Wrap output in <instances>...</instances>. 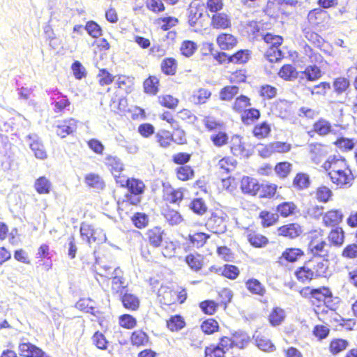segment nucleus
Here are the masks:
<instances>
[{"label":"nucleus","instance_id":"f257e3e1","mask_svg":"<svg viewBox=\"0 0 357 357\" xmlns=\"http://www.w3.org/2000/svg\"><path fill=\"white\" fill-rule=\"evenodd\" d=\"M79 232L81 238L85 240L88 245L91 242L101 244L107 241V236L103 229L95 227L93 225L83 222L80 225Z\"/></svg>","mask_w":357,"mask_h":357},{"label":"nucleus","instance_id":"f03ea898","mask_svg":"<svg viewBox=\"0 0 357 357\" xmlns=\"http://www.w3.org/2000/svg\"><path fill=\"white\" fill-rule=\"evenodd\" d=\"M345 169H347L333 168V169L328 173V175L333 183L341 187L348 188L352 185V181L354 179V176L349 166Z\"/></svg>","mask_w":357,"mask_h":357},{"label":"nucleus","instance_id":"7ed1b4c3","mask_svg":"<svg viewBox=\"0 0 357 357\" xmlns=\"http://www.w3.org/2000/svg\"><path fill=\"white\" fill-rule=\"evenodd\" d=\"M25 141L29 143L31 150L36 158L43 160L47 158L45 146L40 137L35 133L29 134L25 137Z\"/></svg>","mask_w":357,"mask_h":357},{"label":"nucleus","instance_id":"20e7f679","mask_svg":"<svg viewBox=\"0 0 357 357\" xmlns=\"http://www.w3.org/2000/svg\"><path fill=\"white\" fill-rule=\"evenodd\" d=\"M19 354L23 357H40L44 351L26 338L21 339L18 345Z\"/></svg>","mask_w":357,"mask_h":357},{"label":"nucleus","instance_id":"39448f33","mask_svg":"<svg viewBox=\"0 0 357 357\" xmlns=\"http://www.w3.org/2000/svg\"><path fill=\"white\" fill-rule=\"evenodd\" d=\"M120 301L123 306L128 310H137L139 307V298L128 292L127 287H121L119 293Z\"/></svg>","mask_w":357,"mask_h":357},{"label":"nucleus","instance_id":"423d86ee","mask_svg":"<svg viewBox=\"0 0 357 357\" xmlns=\"http://www.w3.org/2000/svg\"><path fill=\"white\" fill-rule=\"evenodd\" d=\"M145 235L149 245L153 248H157L163 246L165 233L160 227H154L148 229Z\"/></svg>","mask_w":357,"mask_h":357},{"label":"nucleus","instance_id":"0eeeda50","mask_svg":"<svg viewBox=\"0 0 357 357\" xmlns=\"http://www.w3.org/2000/svg\"><path fill=\"white\" fill-rule=\"evenodd\" d=\"M231 151L236 156H243L250 158L254 153V148L246 149L241 142V137L238 135H234L231 140Z\"/></svg>","mask_w":357,"mask_h":357},{"label":"nucleus","instance_id":"6e6552de","mask_svg":"<svg viewBox=\"0 0 357 357\" xmlns=\"http://www.w3.org/2000/svg\"><path fill=\"white\" fill-rule=\"evenodd\" d=\"M261 188L259 181L252 177L243 176L241 181V189L244 194L255 195Z\"/></svg>","mask_w":357,"mask_h":357},{"label":"nucleus","instance_id":"1a4fd4ad","mask_svg":"<svg viewBox=\"0 0 357 357\" xmlns=\"http://www.w3.org/2000/svg\"><path fill=\"white\" fill-rule=\"evenodd\" d=\"M303 232L302 227L297 223H289L284 225L278 228L279 236H282L288 238H296Z\"/></svg>","mask_w":357,"mask_h":357},{"label":"nucleus","instance_id":"9d476101","mask_svg":"<svg viewBox=\"0 0 357 357\" xmlns=\"http://www.w3.org/2000/svg\"><path fill=\"white\" fill-rule=\"evenodd\" d=\"M312 298L317 300L319 303H324L326 306L333 302V293L327 287L312 289Z\"/></svg>","mask_w":357,"mask_h":357},{"label":"nucleus","instance_id":"9b49d317","mask_svg":"<svg viewBox=\"0 0 357 357\" xmlns=\"http://www.w3.org/2000/svg\"><path fill=\"white\" fill-rule=\"evenodd\" d=\"M252 340L255 341V345L263 351L272 352L276 349L272 342L265 336L261 335L257 331L254 333Z\"/></svg>","mask_w":357,"mask_h":357},{"label":"nucleus","instance_id":"f8f14e48","mask_svg":"<svg viewBox=\"0 0 357 357\" xmlns=\"http://www.w3.org/2000/svg\"><path fill=\"white\" fill-rule=\"evenodd\" d=\"M56 133L61 138L73 134L77 129V121L73 119L64 121L62 124L56 126Z\"/></svg>","mask_w":357,"mask_h":357},{"label":"nucleus","instance_id":"ddd939ff","mask_svg":"<svg viewBox=\"0 0 357 357\" xmlns=\"http://www.w3.org/2000/svg\"><path fill=\"white\" fill-rule=\"evenodd\" d=\"M326 245V243L324 241L315 243V238H312L308 244V249L314 259H320L328 257V252L324 250Z\"/></svg>","mask_w":357,"mask_h":357},{"label":"nucleus","instance_id":"4468645a","mask_svg":"<svg viewBox=\"0 0 357 357\" xmlns=\"http://www.w3.org/2000/svg\"><path fill=\"white\" fill-rule=\"evenodd\" d=\"M211 25L216 29H225L231 26V21L224 13H217L212 15Z\"/></svg>","mask_w":357,"mask_h":357},{"label":"nucleus","instance_id":"2eb2a0df","mask_svg":"<svg viewBox=\"0 0 357 357\" xmlns=\"http://www.w3.org/2000/svg\"><path fill=\"white\" fill-rule=\"evenodd\" d=\"M246 289L252 294L264 296L266 294V288L261 282L254 278H249L245 282Z\"/></svg>","mask_w":357,"mask_h":357},{"label":"nucleus","instance_id":"dca6fc26","mask_svg":"<svg viewBox=\"0 0 357 357\" xmlns=\"http://www.w3.org/2000/svg\"><path fill=\"white\" fill-rule=\"evenodd\" d=\"M217 43L220 48L228 50L233 48L237 43L236 38L229 33H221L217 37Z\"/></svg>","mask_w":357,"mask_h":357},{"label":"nucleus","instance_id":"f3484780","mask_svg":"<svg viewBox=\"0 0 357 357\" xmlns=\"http://www.w3.org/2000/svg\"><path fill=\"white\" fill-rule=\"evenodd\" d=\"M261 116L259 109L252 107L243 111L241 114V121L245 126H249L256 122Z\"/></svg>","mask_w":357,"mask_h":357},{"label":"nucleus","instance_id":"a211bd4d","mask_svg":"<svg viewBox=\"0 0 357 357\" xmlns=\"http://www.w3.org/2000/svg\"><path fill=\"white\" fill-rule=\"evenodd\" d=\"M343 217L344 215L340 211L331 210L324 215L323 221L326 226H334L341 222Z\"/></svg>","mask_w":357,"mask_h":357},{"label":"nucleus","instance_id":"6ab92c4d","mask_svg":"<svg viewBox=\"0 0 357 357\" xmlns=\"http://www.w3.org/2000/svg\"><path fill=\"white\" fill-rule=\"evenodd\" d=\"M312 261L316 262V265L313 268L315 271L316 277H327L329 267L328 257H322L320 259L313 258Z\"/></svg>","mask_w":357,"mask_h":357},{"label":"nucleus","instance_id":"aec40b11","mask_svg":"<svg viewBox=\"0 0 357 357\" xmlns=\"http://www.w3.org/2000/svg\"><path fill=\"white\" fill-rule=\"evenodd\" d=\"M311 183L308 174L303 172H298L293 180L292 185L298 190H303L307 188Z\"/></svg>","mask_w":357,"mask_h":357},{"label":"nucleus","instance_id":"412c9836","mask_svg":"<svg viewBox=\"0 0 357 357\" xmlns=\"http://www.w3.org/2000/svg\"><path fill=\"white\" fill-rule=\"evenodd\" d=\"M286 317L285 312L279 307H274L269 314L268 321L270 324L273 326H280Z\"/></svg>","mask_w":357,"mask_h":357},{"label":"nucleus","instance_id":"4be33fe9","mask_svg":"<svg viewBox=\"0 0 357 357\" xmlns=\"http://www.w3.org/2000/svg\"><path fill=\"white\" fill-rule=\"evenodd\" d=\"M162 215L167 222L172 226L177 225L183 220V218L179 212L176 210L171 209L169 207L163 209Z\"/></svg>","mask_w":357,"mask_h":357},{"label":"nucleus","instance_id":"5701e85b","mask_svg":"<svg viewBox=\"0 0 357 357\" xmlns=\"http://www.w3.org/2000/svg\"><path fill=\"white\" fill-rule=\"evenodd\" d=\"M271 132V125L266 121L255 125L252 130L253 136L259 139L267 137Z\"/></svg>","mask_w":357,"mask_h":357},{"label":"nucleus","instance_id":"b1692460","mask_svg":"<svg viewBox=\"0 0 357 357\" xmlns=\"http://www.w3.org/2000/svg\"><path fill=\"white\" fill-rule=\"evenodd\" d=\"M218 274L230 280H235L240 273L238 268L232 264H225L222 267H218Z\"/></svg>","mask_w":357,"mask_h":357},{"label":"nucleus","instance_id":"393cba45","mask_svg":"<svg viewBox=\"0 0 357 357\" xmlns=\"http://www.w3.org/2000/svg\"><path fill=\"white\" fill-rule=\"evenodd\" d=\"M205 48L213 56V59L218 62L219 64L229 63L230 54L224 52L214 51L213 45L212 43H206Z\"/></svg>","mask_w":357,"mask_h":357},{"label":"nucleus","instance_id":"a878e982","mask_svg":"<svg viewBox=\"0 0 357 357\" xmlns=\"http://www.w3.org/2000/svg\"><path fill=\"white\" fill-rule=\"evenodd\" d=\"M298 73L296 68L291 64L283 65L279 72L278 75L284 80L291 81L298 77Z\"/></svg>","mask_w":357,"mask_h":357},{"label":"nucleus","instance_id":"bb28decb","mask_svg":"<svg viewBox=\"0 0 357 357\" xmlns=\"http://www.w3.org/2000/svg\"><path fill=\"white\" fill-rule=\"evenodd\" d=\"M340 163V167H348V165L344 158L341 155H331L328 160L324 163L323 167L326 170H328L330 169H333V168L336 169V165Z\"/></svg>","mask_w":357,"mask_h":357},{"label":"nucleus","instance_id":"cd10ccee","mask_svg":"<svg viewBox=\"0 0 357 357\" xmlns=\"http://www.w3.org/2000/svg\"><path fill=\"white\" fill-rule=\"evenodd\" d=\"M86 183L97 190H103L105 188V183L103 179L96 174L90 173L85 176Z\"/></svg>","mask_w":357,"mask_h":357},{"label":"nucleus","instance_id":"c85d7f7f","mask_svg":"<svg viewBox=\"0 0 357 357\" xmlns=\"http://www.w3.org/2000/svg\"><path fill=\"white\" fill-rule=\"evenodd\" d=\"M313 130L318 135L321 136H325L331 132L332 126L329 121L324 119L320 118L314 123Z\"/></svg>","mask_w":357,"mask_h":357},{"label":"nucleus","instance_id":"c756f323","mask_svg":"<svg viewBox=\"0 0 357 357\" xmlns=\"http://www.w3.org/2000/svg\"><path fill=\"white\" fill-rule=\"evenodd\" d=\"M159 79L155 76L150 75L143 83L146 93L155 95L158 92Z\"/></svg>","mask_w":357,"mask_h":357},{"label":"nucleus","instance_id":"7c9ffc66","mask_svg":"<svg viewBox=\"0 0 357 357\" xmlns=\"http://www.w3.org/2000/svg\"><path fill=\"white\" fill-rule=\"evenodd\" d=\"M232 337L235 339V346L239 349H244L250 342V336L243 331L239 330L232 333Z\"/></svg>","mask_w":357,"mask_h":357},{"label":"nucleus","instance_id":"2f4dec72","mask_svg":"<svg viewBox=\"0 0 357 357\" xmlns=\"http://www.w3.org/2000/svg\"><path fill=\"white\" fill-rule=\"evenodd\" d=\"M177 62L174 58H165L161 63L162 72L167 75H174L176 72Z\"/></svg>","mask_w":357,"mask_h":357},{"label":"nucleus","instance_id":"473e14b6","mask_svg":"<svg viewBox=\"0 0 357 357\" xmlns=\"http://www.w3.org/2000/svg\"><path fill=\"white\" fill-rule=\"evenodd\" d=\"M239 87L236 85H229L224 86L220 91V99L225 101H230L238 94Z\"/></svg>","mask_w":357,"mask_h":357},{"label":"nucleus","instance_id":"72a5a7b5","mask_svg":"<svg viewBox=\"0 0 357 357\" xmlns=\"http://www.w3.org/2000/svg\"><path fill=\"white\" fill-rule=\"evenodd\" d=\"M250 99L247 96L241 94L238 96L233 104V109L238 113H243L247 107L251 106Z\"/></svg>","mask_w":357,"mask_h":357},{"label":"nucleus","instance_id":"f704fd0d","mask_svg":"<svg viewBox=\"0 0 357 357\" xmlns=\"http://www.w3.org/2000/svg\"><path fill=\"white\" fill-rule=\"evenodd\" d=\"M204 334L211 335L219 331L220 326L218 321L213 318L204 320L200 326Z\"/></svg>","mask_w":357,"mask_h":357},{"label":"nucleus","instance_id":"c9c22d12","mask_svg":"<svg viewBox=\"0 0 357 357\" xmlns=\"http://www.w3.org/2000/svg\"><path fill=\"white\" fill-rule=\"evenodd\" d=\"M350 85L351 84L349 80L347 78L343 77L335 78L333 83L334 92L337 95H340L346 92L347 90L349 88Z\"/></svg>","mask_w":357,"mask_h":357},{"label":"nucleus","instance_id":"e433bc0d","mask_svg":"<svg viewBox=\"0 0 357 357\" xmlns=\"http://www.w3.org/2000/svg\"><path fill=\"white\" fill-rule=\"evenodd\" d=\"M349 346V342L342 338L333 339L329 345V350L333 355H337L342 351L345 350Z\"/></svg>","mask_w":357,"mask_h":357},{"label":"nucleus","instance_id":"4c0bfd02","mask_svg":"<svg viewBox=\"0 0 357 357\" xmlns=\"http://www.w3.org/2000/svg\"><path fill=\"white\" fill-rule=\"evenodd\" d=\"M51 100H52V104L54 105L55 112H61L70 104L67 96L62 93L57 97L52 96Z\"/></svg>","mask_w":357,"mask_h":357},{"label":"nucleus","instance_id":"58836bf2","mask_svg":"<svg viewBox=\"0 0 357 357\" xmlns=\"http://www.w3.org/2000/svg\"><path fill=\"white\" fill-rule=\"evenodd\" d=\"M304 255V252L299 248H287L282 254V258L288 262H295Z\"/></svg>","mask_w":357,"mask_h":357},{"label":"nucleus","instance_id":"ea45409f","mask_svg":"<svg viewBox=\"0 0 357 357\" xmlns=\"http://www.w3.org/2000/svg\"><path fill=\"white\" fill-rule=\"evenodd\" d=\"M190 209L198 215H202L207 211V206L202 198L193 199L189 205Z\"/></svg>","mask_w":357,"mask_h":357},{"label":"nucleus","instance_id":"a19ab883","mask_svg":"<svg viewBox=\"0 0 357 357\" xmlns=\"http://www.w3.org/2000/svg\"><path fill=\"white\" fill-rule=\"evenodd\" d=\"M329 241L336 246H341L344 243V233L341 227L333 229L328 236Z\"/></svg>","mask_w":357,"mask_h":357},{"label":"nucleus","instance_id":"79ce46f5","mask_svg":"<svg viewBox=\"0 0 357 357\" xmlns=\"http://www.w3.org/2000/svg\"><path fill=\"white\" fill-rule=\"evenodd\" d=\"M185 326V320L179 314H176L171 317L170 319L167 321V326L172 331H178L184 328Z\"/></svg>","mask_w":357,"mask_h":357},{"label":"nucleus","instance_id":"37998d69","mask_svg":"<svg viewBox=\"0 0 357 357\" xmlns=\"http://www.w3.org/2000/svg\"><path fill=\"white\" fill-rule=\"evenodd\" d=\"M131 221L135 227L141 229L149 225V218L144 213L137 212L131 217Z\"/></svg>","mask_w":357,"mask_h":357},{"label":"nucleus","instance_id":"c03bdc74","mask_svg":"<svg viewBox=\"0 0 357 357\" xmlns=\"http://www.w3.org/2000/svg\"><path fill=\"white\" fill-rule=\"evenodd\" d=\"M52 183L45 176L37 178L34 183L36 192L39 194H47L50 192Z\"/></svg>","mask_w":357,"mask_h":357},{"label":"nucleus","instance_id":"a18cd8bd","mask_svg":"<svg viewBox=\"0 0 357 357\" xmlns=\"http://www.w3.org/2000/svg\"><path fill=\"white\" fill-rule=\"evenodd\" d=\"M155 138L160 146L167 148L173 140V134L168 130H160L156 133Z\"/></svg>","mask_w":357,"mask_h":357},{"label":"nucleus","instance_id":"49530a36","mask_svg":"<svg viewBox=\"0 0 357 357\" xmlns=\"http://www.w3.org/2000/svg\"><path fill=\"white\" fill-rule=\"evenodd\" d=\"M296 206L291 202H284L279 205L276 208L278 213L282 217H289L295 213Z\"/></svg>","mask_w":357,"mask_h":357},{"label":"nucleus","instance_id":"de8ad7c7","mask_svg":"<svg viewBox=\"0 0 357 357\" xmlns=\"http://www.w3.org/2000/svg\"><path fill=\"white\" fill-rule=\"evenodd\" d=\"M105 163L111 167L112 172L119 173L124 169L123 164L116 156L107 155L105 158Z\"/></svg>","mask_w":357,"mask_h":357},{"label":"nucleus","instance_id":"09e8293b","mask_svg":"<svg viewBox=\"0 0 357 357\" xmlns=\"http://www.w3.org/2000/svg\"><path fill=\"white\" fill-rule=\"evenodd\" d=\"M261 220V225L264 227H268L273 225L278 220V215L270 211H263L259 213Z\"/></svg>","mask_w":357,"mask_h":357},{"label":"nucleus","instance_id":"8fccbe9b","mask_svg":"<svg viewBox=\"0 0 357 357\" xmlns=\"http://www.w3.org/2000/svg\"><path fill=\"white\" fill-rule=\"evenodd\" d=\"M249 243L255 248H262L268 243V239L261 234L250 233L248 235Z\"/></svg>","mask_w":357,"mask_h":357},{"label":"nucleus","instance_id":"3c124183","mask_svg":"<svg viewBox=\"0 0 357 357\" xmlns=\"http://www.w3.org/2000/svg\"><path fill=\"white\" fill-rule=\"evenodd\" d=\"M199 307L204 314L213 315L217 312L219 305L215 301L208 299L200 302Z\"/></svg>","mask_w":357,"mask_h":357},{"label":"nucleus","instance_id":"603ef678","mask_svg":"<svg viewBox=\"0 0 357 357\" xmlns=\"http://www.w3.org/2000/svg\"><path fill=\"white\" fill-rule=\"evenodd\" d=\"M87 33L92 38H98L102 35V29L101 26L95 21L89 20L86 22L84 27Z\"/></svg>","mask_w":357,"mask_h":357},{"label":"nucleus","instance_id":"864d4df0","mask_svg":"<svg viewBox=\"0 0 357 357\" xmlns=\"http://www.w3.org/2000/svg\"><path fill=\"white\" fill-rule=\"evenodd\" d=\"M292 165L289 162H278L274 168L275 174L281 178H285L291 171Z\"/></svg>","mask_w":357,"mask_h":357},{"label":"nucleus","instance_id":"5fc2aeb1","mask_svg":"<svg viewBox=\"0 0 357 357\" xmlns=\"http://www.w3.org/2000/svg\"><path fill=\"white\" fill-rule=\"evenodd\" d=\"M307 81H315L321 77V71L317 65L308 66L303 72Z\"/></svg>","mask_w":357,"mask_h":357},{"label":"nucleus","instance_id":"6e6d98bb","mask_svg":"<svg viewBox=\"0 0 357 357\" xmlns=\"http://www.w3.org/2000/svg\"><path fill=\"white\" fill-rule=\"evenodd\" d=\"M149 339L148 335L142 330L133 331L130 337L132 344L136 346L145 345Z\"/></svg>","mask_w":357,"mask_h":357},{"label":"nucleus","instance_id":"4d7b16f0","mask_svg":"<svg viewBox=\"0 0 357 357\" xmlns=\"http://www.w3.org/2000/svg\"><path fill=\"white\" fill-rule=\"evenodd\" d=\"M126 189L128 190L127 193H132L137 195L144 194L145 185L141 180L132 178V179L129 182Z\"/></svg>","mask_w":357,"mask_h":357},{"label":"nucleus","instance_id":"13d9d810","mask_svg":"<svg viewBox=\"0 0 357 357\" xmlns=\"http://www.w3.org/2000/svg\"><path fill=\"white\" fill-rule=\"evenodd\" d=\"M331 89V85L329 82H322L319 84L314 85L312 87H306V90L310 92L312 95L325 96L328 90Z\"/></svg>","mask_w":357,"mask_h":357},{"label":"nucleus","instance_id":"bf43d9fd","mask_svg":"<svg viewBox=\"0 0 357 357\" xmlns=\"http://www.w3.org/2000/svg\"><path fill=\"white\" fill-rule=\"evenodd\" d=\"M176 175L181 181H188L194 176V169L189 165L178 167L176 169Z\"/></svg>","mask_w":357,"mask_h":357},{"label":"nucleus","instance_id":"052dcab7","mask_svg":"<svg viewBox=\"0 0 357 357\" xmlns=\"http://www.w3.org/2000/svg\"><path fill=\"white\" fill-rule=\"evenodd\" d=\"M158 101L162 107L171 109H175L179 102L176 98L169 94L158 96Z\"/></svg>","mask_w":357,"mask_h":357},{"label":"nucleus","instance_id":"680f3d73","mask_svg":"<svg viewBox=\"0 0 357 357\" xmlns=\"http://www.w3.org/2000/svg\"><path fill=\"white\" fill-rule=\"evenodd\" d=\"M314 274V271L306 266L299 267L295 271V275L298 280L303 282L307 280H311L313 278Z\"/></svg>","mask_w":357,"mask_h":357},{"label":"nucleus","instance_id":"e2e57ef3","mask_svg":"<svg viewBox=\"0 0 357 357\" xmlns=\"http://www.w3.org/2000/svg\"><path fill=\"white\" fill-rule=\"evenodd\" d=\"M250 59V52L247 50H240L236 53L230 55L229 61L235 63H244Z\"/></svg>","mask_w":357,"mask_h":357},{"label":"nucleus","instance_id":"0e129e2a","mask_svg":"<svg viewBox=\"0 0 357 357\" xmlns=\"http://www.w3.org/2000/svg\"><path fill=\"white\" fill-rule=\"evenodd\" d=\"M333 196V192L325 185H321L317 189L316 197L319 202L327 203Z\"/></svg>","mask_w":357,"mask_h":357},{"label":"nucleus","instance_id":"69168bd1","mask_svg":"<svg viewBox=\"0 0 357 357\" xmlns=\"http://www.w3.org/2000/svg\"><path fill=\"white\" fill-rule=\"evenodd\" d=\"M208 237L209 236L204 232H197L194 235L190 234L188 236V241L193 245L199 248L206 243Z\"/></svg>","mask_w":357,"mask_h":357},{"label":"nucleus","instance_id":"338daca9","mask_svg":"<svg viewBox=\"0 0 357 357\" xmlns=\"http://www.w3.org/2000/svg\"><path fill=\"white\" fill-rule=\"evenodd\" d=\"M267 60L271 63L280 61L283 57V52L279 47H269L265 54Z\"/></svg>","mask_w":357,"mask_h":357},{"label":"nucleus","instance_id":"774afa93","mask_svg":"<svg viewBox=\"0 0 357 357\" xmlns=\"http://www.w3.org/2000/svg\"><path fill=\"white\" fill-rule=\"evenodd\" d=\"M119 325L127 329H132L137 325V319L132 315L123 314L119 318Z\"/></svg>","mask_w":357,"mask_h":357}]
</instances>
